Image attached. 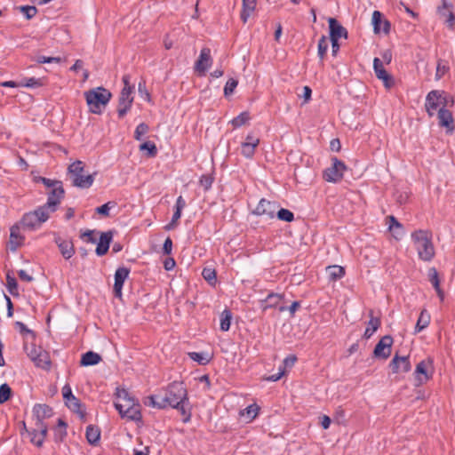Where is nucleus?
<instances>
[{
  "instance_id": "f257e3e1",
  "label": "nucleus",
  "mask_w": 455,
  "mask_h": 455,
  "mask_svg": "<svg viewBox=\"0 0 455 455\" xmlns=\"http://www.w3.org/2000/svg\"><path fill=\"white\" fill-rule=\"evenodd\" d=\"M165 407L178 410L183 416L182 421L187 423L191 419V405L188 399V390L181 381H173L164 389V395H162Z\"/></svg>"
},
{
  "instance_id": "f03ea898",
  "label": "nucleus",
  "mask_w": 455,
  "mask_h": 455,
  "mask_svg": "<svg viewBox=\"0 0 455 455\" xmlns=\"http://www.w3.org/2000/svg\"><path fill=\"white\" fill-rule=\"evenodd\" d=\"M84 95L89 112L96 115H100L103 112L112 98V93L102 86L86 91Z\"/></svg>"
},
{
  "instance_id": "7ed1b4c3",
  "label": "nucleus",
  "mask_w": 455,
  "mask_h": 455,
  "mask_svg": "<svg viewBox=\"0 0 455 455\" xmlns=\"http://www.w3.org/2000/svg\"><path fill=\"white\" fill-rule=\"evenodd\" d=\"M84 166V162L76 160L68 167V176L72 182V186L82 189L89 188L94 181V176L97 174V172L85 173Z\"/></svg>"
},
{
  "instance_id": "20e7f679",
  "label": "nucleus",
  "mask_w": 455,
  "mask_h": 455,
  "mask_svg": "<svg viewBox=\"0 0 455 455\" xmlns=\"http://www.w3.org/2000/svg\"><path fill=\"white\" fill-rule=\"evenodd\" d=\"M419 258L424 261H430L435 256V248L431 235L427 230L419 229L411 234Z\"/></svg>"
},
{
  "instance_id": "39448f33",
  "label": "nucleus",
  "mask_w": 455,
  "mask_h": 455,
  "mask_svg": "<svg viewBox=\"0 0 455 455\" xmlns=\"http://www.w3.org/2000/svg\"><path fill=\"white\" fill-rule=\"evenodd\" d=\"M48 219L49 211L42 205L33 212L25 213L19 223L23 228L34 230L39 228Z\"/></svg>"
},
{
  "instance_id": "423d86ee",
  "label": "nucleus",
  "mask_w": 455,
  "mask_h": 455,
  "mask_svg": "<svg viewBox=\"0 0 455 455\" xmlns=\"http://www.w3.org/2000/svg\"><path fill=\"white\" fill-rule=\"evenodd\" d=\"M346 170L345 163L334 156L331 158V165L323 171V179L327 182L338 183L343 179Z\"/></svg>"
},
{
  "instance_id": "0eeeda50",
  "label": "nucleus",
  "mask_w": 455,
  "mask_h": 455,
  "mask_svg": "<svg viewBox=\"0 0 455 455\" xmlns=\"http://www.w3.org/2000/svg\"><path fill=\"white\" fill-rule=\"evenodd\" d=\"M62 395L66 406L73 412L78 414L81 419H85L86 411L84 406L80 400L73 395L72 389L68 384H66L62 387Z\"/></svg>"
},
{
  "instance_id": "6e6552de",
  "label": "nucleus",
  "mask_w": 455,
  "mask_h": 455,
  "mask_svg": "<svg viewBox=\"0 0 455 455\" xmlns=\"http://www.w3.org/2000/svg\"><path fill=\"white\" fill-rule=\"evenodd\" d=\"M115 408L118 411L121 418H126L127 419L134 422H142V415L140 411V403H125L123 405L120 402L114 403Z\"/></svg>"
},
{
  "instance_id": "1a4fd4ad",
  "label": "nucleus",
  "mask_w": 455,
  "mask_h": 455,
  "mask_svg": "<svg viewBox=\"0 0 455 455\" xmlns=\"http://www.w3.org/2000/svg\"><path fill=\"white\" fill-rule=\"evenodd\" d=\"M47 202L43 205L51 212L57 211L58 205L65 196V189L63 184H59L47 193Z\"/></svg>"
},
{
  "instance_id": "9d476101",
  "label": "nucleus",
  "mask_w": 455,
  "mask_h": 455,
  "mask_svg": "<svg viewBox=\"0 0 455 455\" xmlns=\"http://www.w3.org/2000/svg\"><path fill=\"white\" fill-rule=\"evenodd\" d=\"M393 342L394 339L391 335L383 336L373 349V357L383 360L387 359L391 355Z\"/></svg>"
},
{
  "instance_id": "9b49d317",
  "label": "nucleus",
  "mask_w": 455,
  "mask_h": 455,
  "mask_svg": "<svg viewBox=\"0 0 455 455\" xmlns=\"http://www.w3.org/2000/svg\"><path fill=\"white\" fill-rule=\"evenodd\" d=\"M437 13L440 19L450 28H452L455 23V15L453 13V4L449 0H441V5L437 7Z\"/></svg>"
},
{
  "instance_id": "f8f14e48",
  "label": "nucleus",
  "mask_w": 455,
  "mask_h": 455,
  "mask_svg": "<svg viewBox=\"0 0 455 455\" xmlns=\"http://www.w3.org/2000/svg\"><path fill=\"white\" fill-rule=\"evenodd\" d=\"M278 208L279 204L277 203L262 198L252 211V214L256 216L265 215L269 219H273Z\"/></svg>"
},
{
  "instance_id": "ddd939ff",
  "label": "nucleus",
  "mask_w": 455,
  "mask_h": 455,
  "mask_svg": "<svg viewBox=\"0 0 455 455\" xmlns=\"http://www.w3.org/2000/svg\"><path fill=\"white\" fill-rule=\"evenodd\" d=\"M373 69L378 79L381 80L387 89H390L395 84V79L384 68L382 61L379 58L373 60Z\"/></svg>"
},
{
  "instance_id": "4468645a",
  "label": "nucleus",
  "mask_w": 455,
  "mask_h": 455,
  "mask_svg": "<svg viewBox=\"0 0 455 455\" xmlns=\"http://www.w3.org/2000/svg\"><path fill=\"white\" fill-rule=\"evenodd\" d=\"M132 92H129L128 88L122 89L120 92L117 107V114L120 119L124 118L132 108L133 102Z\"/></svg>"
},
{
  "instance_id": "2eb2a0df",
  "label": "nucleus",
  "mask_w": 455,
  "mask_h": 455,
  "mask_svg": "<svg viewBox=\"0 0 455 455\" xmlns=\"http://www.w3.org/2000/svg\"><path fill=\"white\" fill-rule=\"evenodd\" d=\"M21 226L20 223H15L10 228V237L7 243L8 249L15 252L18 248L24 244L25 236L20 234Z\"/></svg>"
},
{
  "instance_id": "dca6fc26",
  "label": "nucleus",
  "mask_w": 455,
  "mask_h": 455,
  "mask_svg": "<svg viewBox=\"0 0 455 455\" xmlns=\"http://www.w3.org/2000/svg\"><path fill=\"white\" fill-rule=\"evenodd\" d=\"M371 23L375 34L383 31L388 34L390 31V22L383 18V14L379 11H374L372 13Z\"/></svg>"
},
{
  "instance_id": "f3484780",
  "label": "nucleus",
  "mask_w": 455,
  "mask_h": 455,
  "mask_svg": "<svg viewBox=\"0 0 455 455\" xmlns=\"http://www.w3.org/2000/svg\"><path fill=\"white\" fill-rule=\"evenodd\" d=\"M441 95L442 93L439 90H433L427 93L425 108L429 116H433L438 107H441V103L438 100Z\"/></svg>"
},
{
  "instance_id": "a211bd4d",
  "label": "nucleus",
  "mask_w": 455,
  "mask_h": 455,
  "mask_svg": "<svg viewBox=\"0 0 455 455\" xmlns=\"http://www.w3.org/2000/svg\"><path fill=\"white\" fill-rule=\"evenodd\" d=\"M211 50L204 47L201 50L198 60L196 61L195 68L199 73L204 74L212 64Z\"/></svg>"
},
{
  "instance_id": "6ab92c4d",
  "label": "nucleus",
  "mask_w": 455,
  "mask_h": 455,
  "mask_svg": "<svg viewBox=\"0 0 455 455\" xmlns=\"http://www.w3.org/2000/svg\"><path fill=\"white\" fill-rule=\"evenodd\" d=\"M113 240V231L101 232L100 240L97 244L95 252L98 256L101 257L108 253L110 243Z\"/></svg>"
},
{
  "instance_id": "aec40b11",
  "label": "nucleus",
  "mask_w": 455,
  "mask_h": 455,
  "mask_svg": "<svg viewBox=\"0 0 455 455\" xmlns=\"http://www.w3.org/2000/svg\"><path fill=\"white\" fill-rule=\"evenodd\" d=\"M54 242L57 244L62 257L65 259H69L75 254V247L74 243L71 240L62 239L60 236L57 235L54 238Z\"/></svg>"
},
{
  "instance_id": "412c9836",
  "label": "nucleus",
  "mask_w": 455,
  "mask_h": 455,
  "mask_svg": "<svg viewBox=\"0 0 455 455\" xmlns=\"http://www.w3.org/2000/svg\"><path fill=\"white\" fill-rule=\"evenodd\" d=\"M52 408L45 403H36L33 407V415L36 418V423H44V420L52 417Z\"/></svg>"
},
{
  "instance_id": "4be33fe9",
  "label": "nucleus",
  "mask_w": 455,
  "mask_h": 455,
  "mask_svg": "<svg viewBox=\"0 0 455 455\" xmlns=\"http://www.w3.org/2000/svg\"><path fill=\"white\" fill-rule=\"evenodd\" d=\"M282 299H283V295L270 292L266 299L260 300V307L264 312L269 308H278Z\"/></svg>"
},
{
  "instance_id": "5701e85b",
  "label": "nucleus",
  "mask_w": 455,
  "mask_h": 455,
  "mask_svg": "<svg viewBox=\"0 0 455 455\" xmlns=\"http://www.w3.org/2000/svg\"><path fill=\"white\" fill-rule=\"evenodd\" d=\"M437 117H438V121H439L438 122L439 126L445 127L449 131L454 130L453 116H452V113L450 110H448L444 108H440L438 110Z\"/></svg>"
},
{
  "instance_id": "b1692460",
  "label": "nucleus",
  "mask_w": 455,
  "mask_h": 455,
  "mask_svg": "<svg viewBox=\"0 0 455 455\" xmlns=\"http://www.w3.org/2000/svg\"><path fill=\"white\" fill-rule=\"evenodd\" d=\"M400 363H403V372H408L411 369V364L409 360V356H399L396 353L391 362L389 363V367L392 370V372L397 373L400 370Z\"/></svg>"
},
{
  "instance_id": "393cba45",
  "label": "nucleus",
  "mask_w": 455,
  "mask_h": 455,
  "mask_svg": "<svg viewBox=\"0 0 455 455\" xmlns=\"http://www.w3.org/2000/svg\"><path fill=\"white\" fill-rule=\"evenodd\" d=\"M414 373L416 380L415 386L417 387L422 385L432 378V375L427 373V363L425 361H421L417 364Z\"/></svg>"
},
{
  "instance_id": "a878e982",
  "label": "nucleus",
  "mask_w": 455,
  "mask_h": 455,
  "mask_svg": "<svg viewBox=\"0 0 455 455\" xmlns=\"http://www.w3.org/2000/svg\"><path fill=\"white\" fill-rule=\"evenodd\" d=\"M30 359L36 363L37 367L44 370L51 368L52 362L49 354L45 351H40L38 354H31Z\"/></svg>"
},
{
  "instance_id": "bb28decb",
  "label": "nucleus",
  "mask_w": 455,
  "mask_h": 455,
  "mask_svg": "<svg viewBox=\"0 0 455 455\" xmlns=\"http://www.w3.org/2000/svg\"><path fill=\"white\" fill-rule=\"evenodd\" d=\"M242 11L240 14L243 23H246L251 13L254 12L258 0H242Z\"/></svg>"
},
{
  "instance_id": "cd10ccee",
  "label": "nucleus",
  "mask_w": 455,
  "mask_h": 455,
  "mask_svg": "<svg viewBox=\"0 0 455 455\" xmlns=\"http://www.w3.org/2000/svg\"><path fill=\"white\" fill-rule=\"evenodd\" d=\"M428 279H429V282L432 283L433 287L435 288L440 299L443 300L444 292L440 287L439 274L435 267H430L428 269Z\"/></svg>"
},
{
  "instance_id": "c85d7f7f",
  "label": "nucleus",
  "mask_w": 455,
  "mask_h": 455,
  "mask_svg": "<svg viewBox=\"0 0 455 455\" xmlns=\"http://www.w3.org/2000/svg\"><path fill=\"white\" fill-rule=\"evenodd\" d=\"M102 360L101 355L93 351H88L82 355L80 360L81 366H92L98 364Z\"/></svg>"
},
{
  "instance_id": "c756f323",
  "label": "nucleus",
  "mask_w": 455,
  "mask_h": 455,
  "mask_svg": "<svg viewBox=\"0 0 455 455\" xmlns=\"http://www.w3.org/2000/svg\"><path fill=\"white\" fill-rule=\"evenodd\" d=\"M328 23L330 39L339 40L341 38V33L345 28L335 18H329Z\"/></svg>"
},
{
  "instance_id": "7c9ffc66",
  "label": "nucleus",
  "mask_w": 455,
  "mask_h": 455,
  "mask_svg": "<svg viewBox=\"0 0 455 455\" xmlns=\"http://www.w3.org/2000/svg\"><path fill=\"white\" fill-rule=\"evenodd\" d=\"M370 317L371 318L368 322V326L363 333V338L366 339H370L381 325L380 318L374 317L372 310L370 311Z\"/></svg>"
},
{
  "instance_id": "2f4dec72",
  "label": "nucleus",
  "mask_w": 455,
  "mask_h": 455,
  "mask_svg": "<svg viewBox=\"0 0 455 455\" xmlns=\"http://www.w3.org/2000/svg\"><path fill=\"white\" fill-rule=\"evenodd\" d=\"M387 220L388 223V229L393 232L394 237L397 240L400 239L403 235V225L393 215L388 216Z\"/></svg>"
},
{
  "instance_id": "473e14b6",
  "label": "nucleus",
  "mask_w": 455,
  "mask_h": 455,
  "mask_svg": "<svg viewBox=\"0 0 455 455\" xmlns=\"http://www.w3.org/2000/svg\"><path fill=\"white\" fill-rule=\"evenodd\" d=\"M143 403L146 406L156 408L159 410L166 409L165 403L161 395H150L145 397Z\"/></svg>"
},
{
  "instance_id": "72a5a7b5",
  "label": "nucleus",
  "mask_w": 455,
  "mask_h": 455,
  "mask_svg": "<svg viewBox=\"0 0 455 455\" xmlns=\"http://www.w3.org/2000/svg\"><path fill=\"white\" fill-rule=\"evenodd\" d=\"M430 314L427 309H422L415 325L414 333H419L426 329L430 323Z\"/></svg>"
},
{
  "instance_id": "f704fd0d",
  "label": "nucleus",
  "mask_w": 455,
  "mask_h": 455,
  "mask_svg": "<svg viewBox=\"0 0 455 455\" xmlns=\"http://www.w3.org/2000/svg\"><path fill=\"white\" fill-rule=\"evenodd\" d=\"M85 436L90 444L97 445L100 438V430L96 426L89 425L86 427Z\"/></svg>"
},
{
  "instance_id": "c9c22d12",
  "label": "nucleus",
  "mask_w": 455,
  "mask_h": 455,
  "mask_svg": "<svg viewBox=\"0 0 455 455\" xmlns=\"http://www.w3.org/2000/svg\"><path fill=\"white\" fill-rule=\"evenodd\" d=\"M35 431H39L40 436L38 439H36V436H32L30 438V442L37 447H41L47 435V426L44 423H35Z\"/></svg>"
},
{
  "instance_id": "e433bc0d",
  "label": "nucleus",
  "mask_w": 455,
  "mask_h": 455,
  "mask_svg": "<svg viewBox=\"0 0 455 455\" xmlns=\"http://www.w3.org/2000/svg\"><path fill=\"white\" fill-rule=\"evenodd\" d=\"M188 356L191 360L196 362L199 365H206L212 359V355L204 352H190Z\"/></svg>"
},
{
  "instance_id": "4c0bfd02",
  "label": "nucleus",
  "mask_w": 455,
  "mask_h": 455,
  "mask_svg": "<svg viewBox=\"0 0 455 455\" xmlns=\"http://www.w3.org/2000/svg\"><path fill=\"white\" fill-rule=\"evenodd\" d=\"M130 272H131L130 268H128L126 267H118L116 270V273L114 275V278H115L114 284H119V285L124 286V283L125 280L128 278Z\"/></svg>"
},
{
  "instance_id": "58836bf2",
  "label": "nucleus",
  "mask_w": 455,
  "mask_h": 455,
  "mask_svg": "<svg viewBox=\"0 0 455 455\" xmlns=\"http://www.w3.org/2000/svg\"><path fill=\"white\" fill-rule=\"evenodd\" d=\"M116 402H125V403H138V400L135 399L126 389L124 388H116Z\"/></svg>"
},
{
  "instance_id": "ea45409f",
  "label": "nucleus",
  "mask_w": 455,
  "mask_h": 455,
  "mask_svg": "<svg viewBox=\"0 0 455 455\" xmlns=\"http://www.w3.org/2000/svg\"><path fill=\"white\" fill-rule=\"evenodd\" d=\"M6 287L8 291L14 297H18V282L14 276H12L10 273L6 275Z\"/></svg>"
},
{
  "instance_id": "a19ab883",
  "label": "nucleus",
  "mask_w": 455,
  "mask_h": 455,
  "mask_svg": "<svg viewBox=\"0 0 455 455\" xmlns=\"http://www.w3.org/2000/svg\"><path fill=\"white\" fill-rule=\"evenodd\" d=\"M232 320V313L228 309H225L220 314V330L222 331H228L230 328Z\"/></svg>"
},
{
  "instance_id": "79ce46f5",
  "label": "nucleus",
  "mask_w": 455,
  "mask_h": 455,
  "mask_svg": "<svg viewBox=\"0 0 455 455\" xmlns=\"http://www.w3.org/2000/svg\"><path fill=\"white\" fill-rule=\"evenodd\" d=\"M68 424L62 419H58L57 428L55 429V441L61 442L67 435Z\"/></svg>"
},
{
  "instance_id": "37998d69",
  "label": "nucleus",
  "mask_w": 455,
  "mask_h": 455,
  "mask_svg": "<svg viewBox=\"0 0 455 455\" xmlns=\"http://www.w3.org/2000/svg\"><path fill=\"white\" fill-rule=\"evenodd\" d=\"M20 86L28 88H38L44 85L43 78L25 77L20 82Z\"/></svg>"
},
{
  "instance_id": "c03bdc74",
  "label": "nucleus",
  "mask_w": 455,
  "mask_h": 455,
  "mask_svg": "<svg viewBox=\"0 0 455 455\" xmlns=\"http://www.w3.org/2000/svg\"><path fill=\"white\" fill-rule=\"evenodd\" d=\"M327 273L332 281H336L343 277L345 269L340 266H330L327 267Z\"/></svg>"
},
{
  "instance_id": "a18cd8bd",
  "label": "nucleus",
  "mask_w": 455,
  "mask_h": 455,
  "mask_svg": "<svg viewBox=\"0 0 455 455\" xmlns=\"http://www.w3.org/2000/svg\"><path fill=\"white\" fill-rule=\"evenodd\" d=\"M13 392L7 383L0 385V404H4L12 397Z\"/></svg>"
},
{
  "instance_id": "49530a36",
  "label": "nucleus",
  "mask_w": 455,
  "mask_h": 455,
  "mask_svg": "<svg viewBox=\"0 0 455 455\" xmlns=\"http://www.w3.org/2000/svg\"><path fill=\"white\" fill-rule=\"evenodd\" d=\"M140 151H147L148 157H155L157 155V148L152 141H145L140 145Z\"/></svg>"
},
{
  "instance_id": "de8ad7c7",
  "label": "nucleus",
  "mask_w": 455,
  "mask_h": 455,
  "mask_svg": "<svg viewBox=\"0 0 455 455\" xmlns=\"http://www.w3.org/2000/svg\"><path fill=\"white\" fill-rule=\"evenodd\" d=\"M275 215L278 220L285 222H291L294 220L293 212L284 208H280L279 210L277 209Z\"/></svg>"
},
{
  "instance_id": "09e8293b",
  "label": "nucleus",
  "mask_w": 455,
  "mask_h": 455,
  "mask_svg": "<svg viewBox=\"0 0 455 455\" xmlns=\"http://www.w3.org/2000/svg\"><path fill=\"white\" fill-rule=\"evenodd\" d=\"M258 146H255V143L250 142H243L241 144V154L246 158H251L254 156L255 148Z\"/></svg>"
},
{
  "instance_id": "8fccbe9b",
  "label": "nucleus",
  "mask_w": 455,
  "mask_h": 455,
  "mask_svg": "<svg viewBox=\"0 0 455 455\" xmlns=\"http://www.w3.org/2000/svg\"><path fill=\"white\" fill-rule=\"evenodd\" d=\"M18 9L25 16L27 20H31L37 13V9L34 5H22L18 7Z\"/></svg>"
},
{
  "instance_id": "3c124183",
  "label": "nucleus",
  "mask_w": 455,
  "mask_h": 455,
  "mask_svg": "<svg viewBox=\"0 0 455 455\" xmlns=\"http://www.w3.org/2000/svg\"><path fill=\"white\" fill-rule=\"evenodd\" d=\"M328 50V40L325 36H322L318 41L317 53L321 60H323Z\"/></svg>"
},
{
  "instance_id": "603ef678",
  "label": "nucleus",
  "mask_w": 455,
  "mask_h": 455,
  "mask_svg": "<svg viewBox=\"0 0 455 455\" xmlns=\"http://www.w3.org/2000/svg\"><path fill=\"white\" fill-rule=\"evenodd\" d=\"M250 119V115L248 112H242L234 119H232L231 124L235 128L240 127L245 124Z\"/></svg>"
},
{
  "instance_id": "864d4df0",
  "label": "nucleus",
  "mask_w": 455,
  "mask_h": 455,
  "mask_svg": "<svg viewBox=\"0 0 455 455\" xmlns=\"http://www.w3.org/2000/svg\"><path fill=\"white\" fill-rule=\"evenodd\" d=\"M116 205L114 201H109L95 209V212L104 217L109 216V210Z\"/></svg>"
},
{
  "instance_id": "5fc2aeb1",
  "label": "nucleus",
  "mask_w": 455,
  "mask_h": 455,
  "mask_svg": "<svg viewBox=\"0 0 455 455\" xmlns=\"http://www.w3.org/2000/svg\"><path fill=\"white\" fill-rule=\"evenodd\" d=\"M202 275L205 281L210 284L216 283V271L213 268L204 267L202 272Z\"/></svg>"
},
{
  "instance_id": "6e6d98bb",
  "label": "nucleus",
  "mask_w": 455,
  "mask_h": 455,
  "mask_svg": "<svg viewBox=\"0 0 455 455\" xmlns=\"http://www.w3.org/2000/svg\"><path fill=\"white\" fill-rule=\"evenodd\" d=\"M149 131V126L146 123H140L135 129L134 132V139L136 140H141L142 136L145 135Z\"/></svg>"
},
{
  "instance_id": "4d7b16f0",
  "label": "nucleus",
  "mask_w": 455,
  "mask_h": 455,
  "mask_svg": "<svg viewBox=\"0 0 455 455\" xmlns=\"http://www.w3.org/2000/svg\"><path fill=\"white\" fill-rule=\"evenodd\" d=\"M15 328L20 331L21 335H29L32 339H36V332L30 329H28L26 324H24L22 322H16L14 323Z\"/></svg>"
},
{
  "instance_id": "13d9d810",
  "label": "nucleus",
  "mask_w": 455,
  "mask_h": 455,
  "mask_svg": "<svg viewBox=\"0 0 455 455\" xmlns=\"http://www.w3.org/2000/svg\"><path fill=\"white\" fill-rule=\"evenodd\" d=\"M238 84V81L235 78H229L226 84H225V87H224V95L226 97H228L230 96L231 94H233L235 87L237 86Z\"/></svg>"
},
{
  "instance_id": "bf43d9fd",
  "label": "nucleus",
  "mask_w": 455,
  "mask_h": 455,
  "mask_svg": "<svg viewBox=\"0 0 455 455\" xmlns=\"http://www.w3.org/2000/svg\"><path fill=\"white\" fill-rule=\"evenodd\" d=\"M213 181L214 178L211 174H204L201 176L199 180L200 185L204 188L205 191L209 190L212 188Z\"/></svg>"
},
{
  "instance_id": "052dcab7",
  "label": "nucleus",
  "mask_w": 455,
  "mask_h": 455,
  "mask_svg": "<svg viewBox=\"0 0 455 455\" xmlns=\"http://www.w3.org/2000/svg\"><path fill=\"white\" fill-rule=\"evenodd\" d=\"M300 307V302L299 301H293L290 307L286 306H280L278 307L279 312H284L286 310H289L291 316L294 315L295 312Z\"/></svg>"
},
{
  "instance_id": "680f3d73",
  "label": "nucleus",
  "mask_w": 455,
  "mask_h": 455,
  "mask_svg": "<svg viewBox=\"0 0 455 455\" xmlns=\"http://www.w3.org/2000/svg\"><path fill=\"white\" fill-rule=\"evenodd\" d=\"M95 232V230L87 229L81 233L80 238L84 239L87 243H95L97 242V239L94 237Z\"/></svg>"
},
{
  "instance_id": "e2e57ef3",
  "label": "nucleus",
  "mask_w": 455,
  "mask_h": 455,
  "mask_svg": "<svg viewBox=\"0 0 455 455\" xmlns=\"http://www.w3.org/2000/svg\"><path fill=\"white\" fill-rule=\"evenodd\" d=\"M297 361V356L295 355H290L283 361L282 370H284V373L286 372L287 368L293 367L294 363Z\"/></svg>"
},
{
  "instance_id": "0e129e2a",
  "label": "nucleus",
  "mask_w": 455,
  "mask_h": 455,
  "mask_svg": "<svg viewBox=\"0 0 455 455\" xmlns=\"http://www.w3.org/2000/svg\"><path fill=\"white\" fill-rule=\"evenodd\" d=\"M259 410V407L257 404H255V403L251 404L246 407L245 414H246L247 418H249L250 419H253L258 415Z\"/></svg>"
},
{
  "instance_id": "69168bd1",
  "label": "nucleus",
  "mask_w": 455,
  "mask_h": 455,
  "mask_svg": "<svg viewBox=\"0 0 455 455\" xmlns=\"http://www.w3.org/2000/svg\"><path fill=\"white\" fill-rule=\"evenodd\" d=\"M39 180L46 187V188H53L55 187H57L59 184H62V181L61 180H51V179H48V178H45V177H39Z\"/></svg>"
},
{
  "instance_id": "338daca9",
  "label": "nucleus",
  "mask_w": 455,
  "mask_h": 455,
  "mask_svg": "<svg viewBox=\"0 0 455 455\" xmlns=\"http://www.w3.org/2000/svg\"><path fill=\"white\" fill-rule=\"evenodd\" d=\"M449 70V68L443 64V60H439L436 67L435 78L438 80Z\"/></svg>"
},
{
  "instance_id": "774afa93",
  "label": "nucleus",
  "mask_w": 455,
  "mask_h": 455,
  "mask_svg": "<svg viewBox=\"0 0 455 455\" xmlns=\"http://www.w3.org/2000/svg\"><path fill=\"white\" fill-rule=\"evenodd\" d=\"M140 95L144 98L147 101H150L151 96L146 88L145 82H140L138 86Z\"/></svg>"
}]
</instances>
